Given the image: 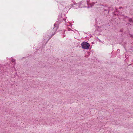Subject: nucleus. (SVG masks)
<instances>
[{
  "label": "nucleus",
  "mask_w": 133,
  "mask_h": 133,
  "mask_svg": "<svg viewBox=\"0 0 133 133\" xmlns=\"http://www.w3.org/2000/svg\"><path fill=\"white\" fill-rule=\"evenodd\" d=\"M54 26H55V24H54Z\"/></svg>",
  "instance_id": "7ed1b4c3"
},
{
  "label": "nucleus",
  "mask_w": 133,
  "mask_h": 133,
  "mask_svg": "<svg viewBox=\"0 0 133 133\" xmlns=\"http://www.w3.org/2000/svg\"><path fill=\"white\" fill-rule=\"evenodd\" d=\"M81 45L82 49L86 50L88 49L90 46L89 44L86 42H83Z\"/></svg>",
  "instance_id": "f257e3e1"
},
{
  "label": "nucleus",
  "mask_w": 133,
  "mask_h": 133,
  "mask_svg": "<svg viewBox=\"0 0 133 133\" xmlns=\"http://www.w3.org/2000/svg\"><path fill=\"white\" fill-rule=\"evenodd\" d=\"M15 60H14L13 61V62H15Z\"/></svg>",
  "instance_id": "f03ea898"
}]
</instances>
